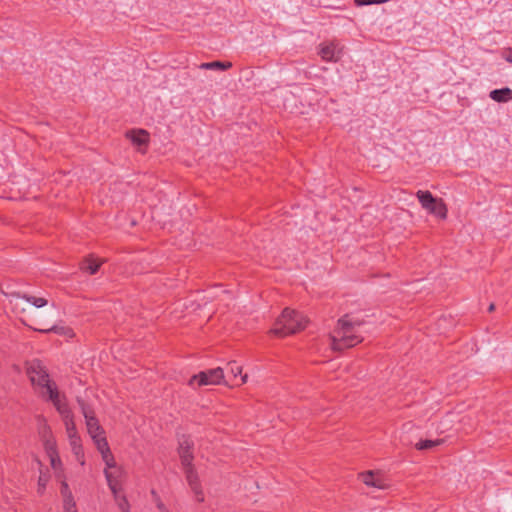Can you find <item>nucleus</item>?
Here are the masks:
<instances>
[{
	"label": "nucleus",
	"instance_id": "nucleus-1",
	"mask_svg": "<svg viewBox=\"0 0 512 512\" xmlns=\"http://www.w3.org/2000/svg\"><path fill=\"white\" fill-rule=\"evenodd\" d=\"M366 322L353 314H345L338 319L330 333V345L334 351H343L360 344L363 340V328Z\"/></svg>",
	"mask_w": 512,
	"mask_h": 512
},
{
	"label": "nucleus",
	"instance_id": "nucleus-2",
	"mask_svg": "<svg viewBox=\"0 0 512 512\" xmlns=\"http://www.w3.org/2000/svg\"><path fill=\"white\" fill-rule=\"evenodd\" d=\"M25 373L35 393L57 406L66 401L58 389L56 382L51 378L47 367L38 359L25 363Z\"/></svg>",
	"mask_w": 512,
	"mask_h": 512
},
{
	"label": "nucleus",
	"instance_id": "nucleus-3",
	"mask_svg": "<svg viewBox=\"0 0 512 512\" xmlns=\"http://www.w3.org/2000/svg\"><path fill=\"white\" fill-rule=\"evenodd\" d=\"M307 322L301 313L285 308L270 332L278 337H285L305 329Z\"/></svg>",
	"mask_w": 512,
	"mask_h": 512
},
{
	"label": "nucleus",
	"instance_id": "nucleus-4",
	"mask_svg": "<svg viewBox=\"0 0 512 512\" xmlns=\"http://www.w3.org/2000/svg\"><path fill=\"white\" fill-rule=\"evenodd\" d=\"M416 197L418 198L422 208L427 210L430 214H433L443 220L447 218L448 209L443 199L434 197L428 190L417 191Z\"/></svg>",
	"mask_w": 512,
	"mask_h": 512
},
{
	"label": "nucleus",
	"instance_id": "nucleus-5",
	"mask_svg": "<svg viewBox=\"0 0 512 512\" xmlns=\"http://www.w3.org/2000/svg\"><path fill=\"white\" fill-rule=\"evenodd\" d=\"M224 383V370L221 367H216L193 375L190 378L188 385L191 387H202L208 385H221Z\"/></svg>",
	"mask_w": 512,
	"mask_h": 512
},
{
	"label": "nucleus",
	"instance_id": "nucleus-6",
	"mask_svg": "<svg viewBox=\"0 0 512 512\" xmlns=\"http://www.w3.org/2000/svg\"><path fill=\"white\" fill-rule=\"evenodd\" d=\"M82 414L85 418L87 432L92 438L95 446L97 447L98 441L102 439H106L105 432L101 425L99 424L98 419L95 416L94 411L88 407L83 401L78 400Z\"/></svg>",
	"mask_w": 512,
	"mask_h": 512
},
{
	"label": "nucleus",
	"instance_id": "nucleus-7",
	"mask_svg": "<svg viewBox=\"0 0 512 512\" xmlns=\"http://www.w3.org/2000/svg\"><path fill=\"white\" fill-rule=\"evenodd\" d=\"M55 409L60 414L61 419L64 423L67 438L70 439L78 436L79 434L76 429L74 415L71 409L69 408L67 402L64 401L61 404L55 406Z\"/></svg>",
	"mask_w": 512,
	"mask_h": 512
},
{
	"label": "nucleus",
	"instance_id": "nucleus-8",
	"mask_svg": "<svg viewBox=\"0 0 512 512\" xmlns=\"http://www.w3.org/2000/svg\"><path fill=\"white\" fill-rule=\"evenodd\" d=\"M178 454L182 467L192 466L194 461V443L190 437L183 435L178 441Z\"/></svg>",
	"mask_w": 512,
	"mask_h": 512
},
{
	"label": "nucleus",
	"instance_id": "nucleus-9",
	"mask_svg": "<svg viewBox=\"0 0 512 512\" xmlns=\"http://www.w3.org/2000/svg\"><path fill=\"white\" fill-rule=\"evenodd\" d=\"M189 487L194 492L198 502L204 501V494L194 465L183 467Z\"/></svg>",
	"mask_w": 512,
	"mask_h": 512
},
{
	"label": "nucleus",
	"instance_id": "nucleus-10",
	"mask_svg": "<svg viewBox=\"0 0 512 512\" xmlns=\"http://www.w3.org/2000/svg\"><path fill=\"white\" fill-rule=\"evenodd\" d=\"M104 474L111 492L113 495H116V493L121 491V482L124 474L122 467L116 466L112 469H104Z\"/></svg>",
	"mask_w": 512,
	"mask_h": 512
},
{
	"label": "nucleus",
	"instance_id": "nucleus-11",
	"mask_svg": "<svg viewBox=\"0 0 512 512\" xmlns=\"http://www.w3.org/2000/svg\"><path fill=\"white\" fill-rule=\"evenodd\" d=\"M361 481L369 487L385 490L389 488V484L379 472L367 471L359 475Z\"/></svg>",
	"mask_w": 512,
	"mask_h": 512
},
{
	"label": "nucleus",
	"instance_id": "nucleus-12",
	"mask_svg": "<svg viewBox=\"0 0 512 512\" xmlns=\"http://www.w3.org/2000/svg\"><path fill=\"white\" fill-rule=\"evenodd\" d=\"M44 449H45V452L50 460V465L56 473V476L58 478L62 477L63 464H62V461H61L59 453H58L57 444L53 445L50 443L48 445V447H46Z\"/></svg>",
	"mask_w": 512,
	"mask_h": 512
},
{
	"label": "nucleus",
	"instance_id": "nucleus-13",
	"mask_svg": "<svg viewBox=\"0 0 512 512\" xmlns=\"http://www.w3.org/2000/svg\"><path fill=\"white\" fill-rule=\"evenodd\" d=\"M96 448L102 456V460L105 463V469H112L117 466L115 458L108 445L107 439L98 441Z\"/></svg>",
	"mask_w": 512,
	"mask_h": 512
},
{
	"label": "nucleus",
	"instance_id": "nucleus-14",
	"mask_svg": "<svg viewBox=\"0 0 512 512\" xmlns=\"http://www.w3.org/2000/svg\"><path fill=\"white\" fill-rule=\"evenodd\" d=\"M38 432L41 441L43 442L44 448L48 447L50 443L53 445L57 444L50 426L48 425L46 419H44L43 417H39Z\"/></svg>",
	"mask_w": 512,
	"mask_h": 512
},
{
	"label": "nucleus",
	"instance_id": "nucleus-15",
	"mask_svg": "<svg viewBox=\"0 0 512 512\" xmlns=\"http://www.w3.org/2000/svg\"><path fill=\"white\" fill-rule=\"evenodd\" d=\"M126 138L131 140L132 144L139 147V150H141V147H147L149 143V133L144 129H132L126 132Z\"/></svg>",
	"mask_w": 512,
	"mask_h": 512
},
{
	"label": "nucleus",
	"instance_id": "nucleus-16",
	"mask_svg": "<svg viewBox=\"0 0 512 512\" xmlns=\"http://www.w3.org/2000/svg\"><path fill=\"white\" fill-rule=\"evenodd\" d=\"M341 49L337 50V45L334 42L324 44L320 49V56L324 61L337 62L340 59Z\"/></svg>",
	"mask_w": 512,
	"mask_h": 512
},
{
	"label": "nucleus",
	"instance_id": "nucleus-17",
	"mask_svg": "<svg viewBox=\"0 0 512 512\" xmlns=\"http://www.w3.org/2000/svg\"><path fill=\"white\" fill-rule=\"evenodd\" d=\"M103 262V260L95 258L93 255H89L80 262L79 268L81 271L93 275L99 270Z\"/></svg>",
	"mask_w": 512,
	"mask_h": 512
},
{
	"label": "nucleus",
	"instance_id": "nucleus-18",
	"mask_svg": "<svg viewBox=\"0 0 512 512\" xmlns=\"http://www.w3.org/2000/svg\"><path fill=\"white\" fill-rule=\"evenodd\" d=\"M72 453L75 456L76 461L81 465H85V454L82 446V440L80 435L68 439Z\"/></svg>",
	"mask_w": 512,
	"mask_h": 512
},
{
	"label": "nucleus",
	"instance_id": "nucleus-19",
	"mask_svg": "<svg viewBox=\"0 0 512 512\" xmlns=\"http://www.w3.org/2000/svg\"><path fill=\"white\" fill-rule=\"evenodd\" d=\"M490 97L496 102H507L512 99V90L507 87L495 89L490 92Z\"/></svg>",
	"mask_w": 512,
	"mask_h": 512
},
{
	"label": "nucleus",
	"instance_id": "nucleus-20",
	"mask_svg": "<svg viewBox=\"0 0 512 512\" xmlns=\"http://www.w3.org/2000/svg\"><path fill=\"white\" fill-rule=\"evenodd\" d=\"M443 443L442 439H436V440H421L418 443H416L415 447L418 450H426V449H432L436 446H439Z\"/></svg>",
	"mask_w": 512,
	"mask_h": 512
},
{
	"label": "nucleus",
	"instance_id": "nucleus-21",
	"mask_svg": "<svg viewBox=\"0 0 512 512\" xmlns=\"http://www.w3.org/2000/svg\"><path fill=\"white\" fill-rule=\"evenodd\" d=\"M231 67H232L231 62H221V61H213V62L203 63L201 65V68H204V69L218 68V69H222V70H227Z\"/></svg>",
	"mask_w": 512,
	"mask_h": 512
},
{
	"label": "nucleus",
	"instance_id": "nucleus-22",
	"mask_svg": "<svg viewBox=\"0 0 512 512\" xmlns=\"http://www.w3.org/2000/svg\"><path fill=\"white\" fill-rule=\"evenodd\" d=\"M115 501L122 512L130 511V504L125 496L119 495V492L114 495Z\"/></svg>",
	"mask_w": 512,
	"mask_h": 512
},
{
	"label": "nucleus",
	"instance_id": "nucleus-23",
	"mask_svg": "<svg viewBox=\"0 0 512 512\" xmlns=\"http://www.w3.org/2000/svg\"><path fill=\"white\" fill-rule=\"evenodd\" d=\"M63 499L64 512H77L76 502L74 496L65 497Z\"/></svg>",
	"mask_w": 512,
	"mask_h": 512
},
{
	"label": "nucleus",
	"instance_id": "nucleus-24",
	"mask_svg": "<svg viewBox=\"0 0 512 512\" xmlns=\"http://www.w3.org/2000/svg\"><path fill=\"white\" fill-rule=\"evenodd\" d=\"M25 301L36 308L43 307L47 304V300L41 297L24 298Z\"/></svg>",
	"mask_w": 512,
	"mask_h": 512
},
{
	"label": "nucleus",
	"instance_id": "nucleus-25",
	"mask_svg": "<svg viewBox=\"0 0 512 512\" xmlns=\"http://www.w3.org/2000/svg\"><path fill=\"white\" fill-rule=\"evenodd\" d=\"M49 481V477L46 475V474H40L39 478H38V493L39 494H43L45 489H46V486H47V483Z\"/></svg>",
	"mask_w": 512,
	"mask_h": 512
},
{
	"label": "nucleus",
	"instance_id": "nucleus-26",
	"mask_svg": "<svg viewBox=\"0 0 512 512\" xmlns=\"http://www.w3.org/2000/svg\"><path fill=\"white\" fill-rule=\"evenodd\" d=\"M60 493L62 498L73 496L72 491L65 479L60 482Z\"/></svg>",
	"mask_w": 512,
	"mask_h": 512
},
{
	"label": "nucleus",
	"instance_id": "nucleus-27",
	"mask_svg": "<svg viewBox=\"0 0 512 512\" xmlns=\"http://www.w3.org/2000/svg\"><path fill=\"white\" fill-rule=\"evenodd\" d=\"M228 366L230 367L229 373L232 374L234 378L242 374V366L237 365L236 362H229Z\"/></svg>",
	"mask_w": 512,
	"mask_h": 512
},
{
	"label": "nucleus",
	"instance_id": "nucleus-28",
	"mask_svg": "<svg viewBox=\"0 0 512 512\" xmlns=\"http://www.w3.org/2000/svg\"><path fill=\"white\" fill-rule=\"evenodd\" d=\"M388 0H355L357 5H370V4H381Z\"/></svg>",
	"mask_w": 512,
	"mask_h": 512
},
{
	"label": "nucleus",
	"instance_id": "nucleus-29",
	"mask_svg": "<svg viewBox=\"0 0 512 512\" xmlns=\"http://www.w3.org/2000/svg\"><path fill=\"white\" fill-rule=\"evenodd\" d=\"M241 376V384H245L248 380V375L247 374H244V375H240Z\"/></svg>",
	"mask_w": 512,
	"mask_h": 512
},
{
	"label": "nucleus",
	"instance_id": "nucleus-30",
	"mask_svg": "<svg viewBox=\"0 0 512 512\" xmlns=\"http://www.w3.org/2000/svg\"><path fill=\"white\" fill-rule=\"evenodd\" d=\"M506 60L512 63V50L509 51L508 55L506 56Z\"/></svg>",
	"mask_w": 512,
	"mask_h": 512
},
{
	"label": "nucleus",
	"instance_id": "nucleus-31",
	"mask_svg": "<svg viewBox=\"0 0 512 512\" xmlns=\"http://www.w3.org/2000/svg\"><path fill=\"white\" fill-rule=\"evenodd\" d=\"M494 309H495V305H494L493 303H491V304L489 305V307H488V311H489V312H492V311H494Z\"/></svg>",
	"mask_w": 512,
	"mask_h": 512
},
{
	"label": "nucleus",
	"instance_id": "nucleus-32",
	"mask_svg": "<svg viewBox=\"0 0 512 512\" xmlns=\"http://www.w3.org/2000/svg\"><path fill=\"white\" fill-rule=\"evenodd\" d=\"M35 329H36V330H38V328H35ZM39 331H46V332H49V331H50V329H46V330H44V329H39Z\"/></svg>",
	"mask_w": 512,
	"mask_h": 512
},
{
	"label": "nucleus",
	"instance_id": "nucleus-33",
	"mask_svg": "<svg viewBox=\"0 0 512 512\" xmlns=\"http://www.w3.org/2000/svg\"><path fill=\"white\" fill-rule=\"evenodd\" d=\"M158 507H159L160 509H164L163 504H161V503H160V504H158Z\"/></svg>",
	"mask_w": 512,
	"mask_h": 512
}]
</instances>
